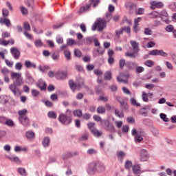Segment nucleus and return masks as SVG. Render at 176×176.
I'll use <instances>...</instances> for the list:
<instances>
[{
    "mask_svg": "<svg viewBox=\"0 0 176 176\" xmlns=\"http://www.w3.org/2000/svg\"><path fill=\"white\" fill-rule=\"evenodd\" d=\"M32 97H38L39 96V91L36 89H32L31 91Z\"/></svg>",
    "mask_w": 176,
    "mask_h": 176,
    "instance_id": "nucleus-62",
    "label": "nucleus"
},
{
    "mask_svg": "<svg viewBox=\"0 0 176 176\" xmlns=\"http://www.w3.org/2000/svg\"><path fill=\"white\" fill-rule=\"evenodd\" d=\"M130 102L133 107H140L141 105V104L137 102V100L134 98L130 99Z\"/></svg>",
    "mask_w": 176,
    "mask_h": 176,
    "instance_id": "nucleus-45",
    "label": "nucleus"
},
{
    "mask_svg": "<svg viewBox=\"0 0 176 176\" xmlns=\"http://www.w3.org/2000/svg\"><path fill=\"white\" fill-rule=\"evenodd\" d=\"M36 86L37 87L40 88V90L41 91L46 90V82L42 80H40L37 82Z\"/></svg>",
    "mask_w": 176,
    "mask_h": 176,
    "instance_id": "nucleus-21",
    "label": "nucleus"
},
{
    "mask_svg": "<svg viewBox=\"0 0 176 176\" xmlns=\"http://www.w3.org/2000/svg\"><path fill=\"white\" fill-rule=\"evenodd\" d=\"M11 78L12 79H15V80L13 84L10 85L9 89L15 97H19V96H21V91L18 87H20L24 83L23 77H21V73L12 72Z\"/></svg>",
    "mask_w": 176,
    "mask_h": 176,
    "instance_id": "nucleus-1",
    "label": "nucleus"
},
{
    "mask_svg": "<svg viewBox=\"0 0 176 176\" xmlns=\"http://www.w3.org/2000/svg\"><path fill=\"white\" fill-rule=\"evenodd\" d=\"M93 54L94 57L101 56L104 54V49H102L101 47H98L96 50V52H94Z\"/></svg>",
    "mask_w": 176,
    "mask_h": 176,
    "instance_id": "nucleus-22",
    "label": "nucleus"
},
{
    "mask_svg": "<svg viewBox=\"0 0 176 176\" xmlns=\"http://www.w3.org/2000/svg\"><path fill=\"white\" fill-rule=\"evenodd\" d=\"M106 111L107 110H106L105 107H104L103 106H99V107H98V108L96 109L97 113H99L100 115L105 113Z\"/></svg>",
    "mask_w": 176,
    "mask_h": 176,
    "instance_id": "nucleus-32",
    "label": "nucleus"
},
{
    "mask_svg": "<svg viewBox=\"0 0 176 176\" xmlns=\"http://www.w3.org/2000/svg\"><path fill=\"white\" fill-rule=\"evenodd\" d=\"M94 122H89L87 124V127L91 130V133L95 135V137H100V135H102V132L97 130V129L94 128L95 126Z\"/></svg>",
    "mask_w": 176,
    "mask_h": 176,
    "instance_id": "nucleus-6",
    "label": "nucleus"
},
{
    "mask_svg": "<svg viewBox=\"0 0 176 176\" xmlns=\"http://www.w3.org/2000/svg\"><path fill=\"white\" fill-rule=\"evenodd\" d=\"M25 67L28 69H30V68H34V69H35V68H36V64L31 62L30 60H25Z\"/></svg>",
    "mask_w": 176,
    "mask_h": 176,
    "instance_id": "nucleus-18",
    "label": "nucleus"
},
{
    "mask_svg": "<svg viewBox=\"0 0 176 176\" xmlns=\"http://www.w3.org/2000/svg\"><path fill=\"white\" fill-rule=\"evenodd\" d=\"M21 68H23V64L20 62H18L15 64V69L16 71H21Z\"/></svg>",
    "mask_w": 176,
    "mask_h": 176,
    "instance_id": "nucleus-56",
    "label": "nucleus"
},
{
    "mask_svg": "<svg viewBox=\"0 0 176 176\" xmlns=\"http://www.w3.org/2000/svg\"><path fill=\"white\" fill-rule=\"evenodd\" d=\"M130 43L133 49L134 53H138L140 52V47H138L140 43H137L135 41H131Z\"/></svg>",
    "mask_w": 176,
    "mask_h": 176,
    "instance_id": "nucleus-15",
    "label": "nucleus"
},
{
    "mask_svg": "<svg viewBox=\"0 0 176 176\" xmlns=\"http://www.w3.org/2000/svg\"><path fill=\"white\" fill-rule=\"evenodd\" d=\"M155 56H162V57H167L168 54L164 52H163V50H155Z\"/></svg>",
    "mask_w": 176,
    "mask_h": 176,
    "instance_id": "nucleus-25",
    "label": "nucleus"
},
{
    "mask_svg": "<svg viewBox=\"0 0 176 176\" xmlns=\"http://www.w3.org/2000/svg\"><path fill=\"white\" fill-rule=\"evenodd\" d=\"M145 71V69L142 67V66H136V74H141Z\"/></svg>",
    "mask_w": 176,
    "mask_h": 176,
    "instance_id": "nucleus-54",
    "label": "nucleus"
},
{
    "mask_svg": "<svg viewBox=\"0 0 176 176\" xmlns=\"http://www.w3.org/2000/svg\"><path fill=\"white\" fill-rule=\"evenodd\" d=\"M83 81L81 82L76 83L74 82V80H69V86L72 91H75V90H80L82 87L84 86Z\"/></svg>",
    "mask_w": 176,
    "mask_h": 176,
    "instance_id": "nucleus-5",
    "label": "nucleus"
},
{
    "mask_svg": "<svg viewBox=\"0 0 176 176\" xmlns=\"http://www.w3.org/2000/svg\"><path fill=\"white\" fill-rule=\"evenodd\" d=\"M26 138L28 140H32V138H35V133L32 132V131H28L25 133Z\"/></svg>",
    "mask_w": 176,
    "mask_h": 176,
    "instance_id": "nucleus-30",
    "label": "nucleus"
},
{
    "mask_svg": "<svg viewBox=\"0 0 176 176\" xmlns=\"http://www.w3.org/2000/svg\"><path fill=\"white\" fill-rule=\"evenodd\" d=\"M10 52L14 58H15V60H19V58H20V51H19V50H17V48L16 47H12L10 49Z\"/></svg>",
    "mask_w": 176,
    "mask_h": 176,
    "instance_id": "nucleus-14",
    "label": "nucleus"
},
{
    "mask_svg": "<svg viewBox=\"0 0 176 176\" xmlns=\"http://www.w3.org/2000/svg\"><path fill=\"white\" fill-rule=\"evenodd\" d=\"M19 121L21 124H23V126H24L25 127L30 124V120H28V118L27 116L19 118Z\"/></svg>",
    "mask_w": 176,
    "mask_h": 176,
    "instance_id": "nucleus-24",
    "label": "nucleus"
},
{
    "mask_svg": "<svg viewBox=\"0 0 176 176\" xmlns=\"http://www.w3.org/2000/svg\"><path fill=\"white\" fill-rule=\"evenodd\" d=\"M4 124L8 126V127H13L14 126V122L11 119L7 118Z\"/></svg>",
    "mask_w": 176,
    "mask_h": 176,
    "instance_id": "nucleus-34",
    "label": "nucleus"
},
{
    "mask_svg": "<svg viewBox=\"0 0 176 176\" xmlns=\"http://www.w3.org/2000/svg\"><path fill=\"white\" fill-rule=\"evenodd\" d=\"M0 24L2 25H6L8 28L10 27L11 23H10V19H8V18H3L1 17L0 18Z\"/></svg>",
    "mask_w": 176,
    "mask_h": 176,
    "instance_id": "nucleus-16",
    "label": "nucleus"
},
{
    "mask_svg": "<svg viewBox=\"0 0 176 176\" xmlns=\"http://www.w3.org/2000/svg\"><path fill=\"white\" fill-rule=\"evenodd\" d=\"M23 29H24V32H27L28 31H31V26L30 25V23H28V22H25L23 23Z\"/></svg>",
    "mask_w": 176,
    "mask_h": 176,
    "instance_id": "nucleus-40",
    "label": "nucleus"
},
{
    "mask_svg": "<svg viewBox=\"0 0 176 176\" xmlns=\"http://www.w3.org/2000/svg\"><path fill=\"white\" fill-rule=\"evenodd\" d=\"M112 19V14L107 12L105 14V18L101 19L98 18L94 23L91 30L92 31H96L98 27V31H102L104 28L107 27V23H109Z\"/></svg>",
    "mask_w": 176,
    "mask_h": 176,
    "instance_id": "nucleus-2",
    "label": "nucleus"
},
{
    "mask_svg": "<svg viewBox=\"0 0 176 176\" xmlns=\"http://www.w3.org/2000/svg\"><path fill=\"white\" fill-rule=\"evenodd\" d=\"M102 126H106L105 129L110 133H115V126L113 124L109 123V120L102 121Z\"/></svg>",
    "mask_w": 176,
    "mask_h": 176,
    "instance_id": "nucleus-8",
    "label": "nucleus"
},
{
    "mask_svg": "<svg viewBox=\"0 0 176 176\" xmlns=\"http://www.w3.org/2000/svg\"><path fill=\"white\" fill-rule=\"evenodd\" d=\"M166 30L168 32H174V26H173V25H169L168 26H166Z\"/></svg>",
    "mask_w": 176,
    "mask_h": 176,
    "instance_id": "nucleus-60",
    "label": "nucleus"
},
{
    "mask_svg": "<svg viewBox=\"0 0 176 176\" xmlns=\"http://www.w3.org/2000/svg\"><path fill=\"white\" fill-rule=\"evenodd\" d=\"M123 28H120V30H116V36H117V38H119V36H120V35L123 34Z\"/></svg>",
    "mask_w": 176,
    "mask_h": 176,
    "instance_id": "nucleus-51",
    "label": "nucleus"
},
{
    "mask_svg": "<svg viewBox=\"0 0 176 176\" xmlns=\"http://www.w3.org/2000/svg\"><path fill=\"white\" fill-rule=\"evenodd\" d=\"M124 65H126V60L120 59L119 60V67H120V68L121 69H123V67H124Z\"/></svg>",
    "mask_w": 176,
    "mask_h": 176,
    "instance_id": "nucleus-58",
    "label": "nucleus"
},
{
    "mask_svg": "<svg viewBox=\"0 0 176 176\" xmlns=\"http://www.w3.org/2000/svg\"><path fill=\"white\" fill-rule=\"evenodd\" d=\"M68 73L67 72L58 71L55 73V77L56 79H65Z\"/></svg>",
    "mask_w": 176,
    "mask_h": 176,
    "instance_id": "nucleus-13",
    "label": "nucleus"
},
{
    "mask_svg": "<svg viewBox=\"0 0 176 176\" xmlns=\"http://www.w3.org/2000/svg\"><path fill=\"white\" fill-rule=\"evenodd\" d=\"M152 96H153V94L148 93L147 94L146 92H143L142 98L143 101H144V102H148V101H149V99L148 98V97H152Z\"/></svg>",
    "mask_w": 176,
    "mask_h": 176,
    "instance_id": "nucleus-26",
    "label": "nucleus"
},
{
    "mask_svg": "<svg viewBox=\"0 0 176 176\" xmlns=\"http://www.w3.org/2000/svg\"><path fill=\"white\" fill-rule=\"evenodd\" d=\"M19 9H20L22 14H28V10L26 8H25L24 6H21L19 8Z\"/></svg>",
    "mask_w": 176,
    "mask_h": 176,
    "instance_id": "nucleus-59",
    "label": "nucleus"
},
{
    "mask_svg": "<svg viewBox=\"0 0 176 176\" xmlns=\"http://www.w3.org/2000/svg\"><path fill=\"white\" fill-rule=\"evenodd\" d=\"M155 17H160L162 21H164V23L166 24H170V20H168V14L165 10H163L160 13L155 11Z\"/></svg>",
    "mask_w": 176,
    "mask_h": 176,
    "instance_id": "nucleus-4",
    "label": "nucleus"
},
{
    "mask_svg": "<svg viewBox=\"0 0 176 176\" xmlns=\"http://www.w3.org/2000/svg\"><path fill=\"white\" fill-rule=\"evenodd\" d=\"M87 155H96L97 153V150L94 148H89L87 151Z\"/></svg>",
    "mask_w": 176,
    "mask_h": 176,
    "instance_id": "nucleus-57",
    "label": "nucleus"
},
{
    "mask_svg": "<svg viewBox=\"0 0 176 176\" xmlns=\"http://www.w3.org/2000/svg\"><path fill=\"white\" fill-rule=\"evenodd\" d=\"M38 69L41 72L45 73L47 71H49V69H50V67H49V66L42 67L41 65H40V66H38Z\"/></svg>",
    "mask_w": 176,
    "mask_h": 176,
    "instance_id": "nucleus-38",
    "label": "nucleus"
},
{
    "mask_svg": "<svg viewBox=\"0 0 176 176\" xmlns=\"http://www.w3.org/2000/svg\"><path fill=\"white\" fill-rule=\"evenodd\" d=\"M7 119H8L7 117H5L3 116H0V124H5Z\"/></svg>",
    "mask_w": 176,
    "mask_h": 176,
    "instance_id": "nucleus-61",
    "label": "nucleus"
},
{
    "mask_svg": "<svg viewBox=\"0 0 176 176\" xmlns=\"http://www.w3.org/2000/svg\"><path fill=\"white\" fill-rule=\"evenodd\" d=\"M66 113L67 114L60 113L58 118L59 122L65 126L72 122V111L69 109H67Z\"/></svg>",
    "mask_w": 176,
    "mask_h": 176,
    "instance_id": "nucleus-3",
    "label": "nucleus"
},
{
    "mask_svg": "<svg viewBox=\"0 0 176 176\" xmlns=\"http://www.w3.org/2000/svg\"><path fill=\"white\" fill-rule=\"evenodd\" d=\"M125 56L126 57H131V58H135L138 56V54H135V52H126Z\"/></svg>",
    "mask_w": 176,
    "mask_h": 176,
    "instance_id": "nucleus-35",
    "label": "nucleus"
},
{
    "mask_svg": "<svg viewBox=\"0 0 176 176\" xmlns=\"http://www.w3.org/2000/svg\"><path fill=\"white\" fill-rule=\"evenodd\" d=\"M116 116H118V118H124V114L123 113V111H119V109H116L114 111Z\"/></svg>",
    "mask_w": 176,
    "mask_h": 176,
    "instance_id": "nucleus-36",
    "label": "nucleus"
},
{
    "mask_svg": "<svg viewBox=\"0 0 176 176\" xmlns=\"http://www.w3.org/2000/svg\"><path fill=\"white\" fill-rule=\"evenodd\" d=\"M129 74H124L123 73H120L119 76L117 77V80L118 82H119L120 83H127V82H129V80L127 79H129Z\"/></svg>",
    "mask_w": 176,
    "mask_h": 176,
    "instance_id": "nucleus-9",
    "label": "nucleus"
},
{
    "mask_svg": "<svg viewBox=\"0 0 176 176\" xmlns=\"http://www.w3.org/2000/svg\"><path fill=\"white\" fill-rule=\"evenodd\" d=\"M34 46H36V47H42L43 43H42L41 40H36L34 41Z\"/></svg>",
    "mask_w": 176,
    "mask_h": 176,
    "instance_id": "nucleus-52",
    "label": "nucleus"
},
{
    "mask_svg": "<svg viewBox=\"0 0 176 176\" xmlns=\"http://www.w3.org/2000/svg\"><path fill=\"white\" fill-rule=\"evenodd\" d=\"M96 173H104L105 171V166L102 164L96 163Z\"/></svg>",
    "mask_w": 176,
    "mask_h": 176,
    "instance_id": "nucleus-17",
    "label": "nucleus"
},
{
    "mask_svg": "<svg viewBox=\"0 0 176 176\" xmlns=\"http://www.w3.org/2000/svg\"><path fill=\"white\" fill-rule=\"evenodd\" d=\"M93 119L94 120H95V122H100V124H102V121H105V120H102L101 119V117L98 115H94L93 116Z\"/></svg>",
    "mask_w": 176,
    "mask_h": 176,
    "instance_id": "nucleus-39",
    "label": "nucleus"
},
{
    "mask_svg": "<svg viewBox=\"0 0 176 176\" xmlns=\"http://www.w3.org/2000/svg\"><path fill=\"white\" fill-rule=\"evenodd\" d=\"M117 156L121 162H123V157L126 156V153L123 151H120L117 153Z\"/></svg>",
    "mask_w": 176,
    "mask_h": 176,
    "instance_id": "nucleus-44",
    "label": "nucleus"
},
{
    "mask_svg": "<svg viewBox=\"0 0 176 176\" xmlns=\"http://www.w3.org/2000/svg\"><path fill=\"white\" fill-rule=\"evenodd\" d=\"M149 159V154L145 149H142L140 151V160L141 162H146Z\"/></svg>",
    "mask_w": 176,
    "mask_h": 176,
    "instance_id": "nucleus-11",
    "label": "nucleus"
},
{
    "mask_svg": "<svg viewBox=\"0 0 176 176\" xmlns=\"http://www.w3.org/2000/svg\"><path fill=\"white\" fill-rule=\"evenodd\" d=\"M105 80H111L112 78V74L110 72H106L104 74Z\"/></svg>",
    "mask_w": 176,
    "mask_h": 176,
    "instance_id": "nucleus-42",
    "label": "nucleus"
},
{
    "mask_svg": "<svg viewBox=\"0 0 176 176\" xmlns=\"http://www.w3.org/2000/svg\"><path fill=\"white\" fill-rule=\"evenodd\" d=\"M76 155H78V153H76V152H74V153H71V152L65 153L62 156V159H63V160H65L66 159H69V157H72V156H76Z\"/></svg>",
    "mask_w": 176,
    "mask_h": 176,
    "instance_id": "nucleus-19",
    "label": "nucleus"
},
{
    "mask_svg": "<svg viewBox=\"0 0 176 176\" xmlns=\"http://www.w3.org/2000/svg\"><path fill=\"white\" fill-rule=\"evenodd\" d=\"M87 171L89 175H94V174H96V173L97 172L96 168V163L90 164L89 165V167Z\"/></svg>",
    "mask_w": 176,
    "mask_h": 176,
    "instance_id": "nucleus-10",
    "label": "nucleus"
},
{
    "mask_svg": "<svg viewBox=\"0 0 176 176\" xmlns=\"http://www.w3.org/2000/svg\"><path fill=\"white\" fill-rule=\"evenodd\" d=\"M139 27H140V24L133 23V31L135 34H138V32H140Z\"/></svg>",
    "mask_w": 176,
    "mask_h": 176,
    "instance_id": "nucleus-43",
    "label": "nucleus"
},
{
    "mask_svg": "<svg viewBox=\"0 0 176 176\" xmlns=\"http://www.w3.org/2000/svg\"><path fill=\"white\" fill-rule=\"evenodd\" d=\"M74 116H76L77 118H80L82 116V110H74L73 111Z\"/></svg>",
    "mask_w": 176,
    "mask_h": 176,
    "instance_id": "nucleus-47",
    "label": "nucleus"
},
{
    "mask_svg": "<svg viewBox=\"0 0 176 176\" xmlns=\"http://www.w3.org/2000/svg\"><path fill=\"white\" fill-rule=\"evenodd\" d=\"M91 6V3H89V4H87L86 7L85 6L81 7L78 11L79 14H82L83 12H87V10L90 9Z\"/></svg>",
    "mask_w": 176,
    "mask_h": 176,
    "instance_id": "nucleus-27",
    "label": "nucleus"
},
{
    "mask_svg": "<svg viewBox=\"0 0 176 176\" xmlns=\"http://www.w3.org/2000/svg\"><path fill=\"white\" fill-rule=\"evenodd\" d=\"M18 173L21 176H28V173H27V170L24 168H18Z\"/></svg>",
    "mask_w": 176,
    "mask_h": 176,
    "instance_id": "nucleus-31",
    "label": "nucleus"
},
{
    "mask_svg": "<svg viewBox=\"0 0 176 176\" xmlns=\"http://www.w3.org/2000/svg\"><path fill=\"white\" fill-rule=\"evenodd\" d=\"M94 36H89V37H87L85 38V42L87 43V45H91V43H93L94 41Z\"/></svg>",
    "mask_w": 176,
    "mask_h": 176,
    "instance_id": "nucleus-41",
    "label": "nucleus"
},
{
    "mask_svg": "<svg viewBox=\"0 0 176 176\" xmlns=\"http://www.w3.org/2000/svg\"><path fill=\"white\" fill-rule=\"evenodd\" d=\"M42 145L44 148H49V145H50V138L45 137L42 140Z\"/></svg>",
    "mask_w": 176,
    "mask_h": 176,
    "instance_id": "nucleus-20",
    "label": "nucleus"
},
{
    "mask_svg": "<svg viewBox=\"0 0 176 176\" xmlns=\"http://www.w3.org/2000/svg\"><path fill=\"white\" fill-rule=\"evenodd\" d=\"M52 58L54 61H58V60H60V54L54 53L52 55Z\"/></svg>",
    "mask_w": 176,
    "mask_h": 176,
    "instance_id": "nucleus-55",
    "label": "nucleus"
},
{
    "mask_svg": "<svg viewBox=\"0 0 176 176\" xmlns=\"http://www.w3.org/2000/svg\"><path fill=\"white\" fill-rule=\"evenodd\" d=\"M125 67H126V68L129 69H134L137 67V63L135 62L128 61L126 63Z\"/></svg>",
    "mask_w": 176,
    "mask_h": 176,
    "instance_id": "nucleus-23",
    "label": "nucleus"
},
{
    "mask_svg": "<svg viewBox=\"0 0 176 176\" xmlns=\"http://www.w3.org/2000/svg\"><path fill=\"white\" fill-rule=\"evenodd\" d=\"M132 168L134 174H140V170H141L140 165H134Z\"/></svg>",
    "mask_w": 176,
    "mask_h": 176,
    "instance_id": "nucleus-37",
    "label": "nucleus"
},
{
    "mask_svg": "<svg viewBox=\"0 0 176 176\" xmlns=\"http://www.w3.org/2000/svg\"><path fill=\"white\" fill-rule=\"evenodd\" d=\"M74 54L76 56V57H82V52H80V50H74Z\"/></svg>",
    "mask_w": 176,
    "mask_h": 176,
    "instance_id": "nucleus-64",
    "label": "nucleus"
},
{
    "mask_svg": "<svg viewBox=\"0 0 176 176\" xmlns=\"http://www.w3.org/2000/svg\"><path fill=\"white\" fill-rule=\"evenodd\" d=\"M144 35H152V30L149 28H146L144 29Z\"/></svg>",
    "mask_w": 176,
    "mask_h": 176,
    "instance_id": "nucleus-63",
    "label": "nucleus"
},
{
    "mask_svg": "<svg viewBox=\"0 0 176 176\" xmlns=\"http://www.w3.org/2000/svg\"><path fill=\"white\" fill-rule=\"evenodd\" d=\"M2 16L4 18H6L8 16H9V10H8V8L2 9Z\"/></svg>",
    "mask_w": 176,
    "mask_h": 176,
    "instance_id": "nucleus-53",
    "label": "nucleus"
},
{
    "mask_svg": "<svg viewBox=\"0 0 176 176\" xmlns=\"http://www.w3.org/2000/svg\"><path fill=\"white\" fill-rule=\"evenodd\" d=\"M48 118H50V119H56L57 118V115H56V113L54 111H49L47 113Z\"/></svg>",
    "mask_w": 176,
    "mask_h": 176,
    "instance_id": "nucleus-49",
    "label": "nucleus"
},
{
    "mask_svg": "<svg viewBox=\"0 0 176 176\" xmlns=\"http://www.w3.org/2000/svg\"><path fill=\"white\" fill-rule=\"evenodd\" d=\"M64 54H65L66 60H71V52H69V50H65L64 52Z\"/></svg>",
    "mask_w": 176,
    "mask_h": 176,
    "instance_id": "nucleus-50",
    "label": "nucleus"
},
{
    "mask_svg": "<svg viewBox=\"0 0 176 176\" xmlns=\"http://www.w3.org/2000/svg\"><path fill=\"white\" fill-rule=\"evenodd\" d=\"M131 134H132V135L134 136L135 142H136L137 144H138V143L141 142V141L144 140V138H142V134H144V133L138 132L137 130L133 129L131 131Z\"/></svg>",
    "mask_w": 176,
    "mask_h": 176,
    "instance_id": "nucleus-7",
    "label": "nucleus"
},
{
    "mask_svg": "<svg viewBox=\"0 0 176 176\" xmlns=\"http://www.w3.org/2000/svg\"><path fill=\"white\" fill-rule=\"evenodd\" d=\"M164 8V3L162 1H155V9H163Z\"/></svg>",
    "mask_w": 176,
    "mask_h": 176,
    "instance_id": "nucleus-28",
    "label": "nucleus"
},
{
    "mask_svg": "<svg viewBox=\"0 0 176 176\" xmlns=\"http://www.w3.org/2000/svg\"><path fill=\"white\" fill-rule=\"evenodd\" d=\"M132 166H133V163L131 162V161H129V160L126 161L124 166L126 170H130Z\"/></svg>",
    "mask_w": 176,
    "mask_h": 176,
    "instance_id": "nucleus-48",
    "label": "nucleus"
},
{
    "mask_svg": "<svg viewBox=\"0 0 176 176\" xmlns=\"http://www.w3.org/2000/svg\"><path fill=\"white\" fill-rule=\"evenodd\" d=\"M148 110H151V106L150 105H146L144 107H142L139 110V115H141L142 116L146 117L148 116Z\"/></svg>",
    "mask_w": 176,
    "mask_h": 176,
    "instance_id": "nucleus-12",
    "label": "nucleus"
},
{
    "mask_svg": "<svg viewBox=\"0 0 176 176\" xmlns=\"http://www.w3.org/2000/svg\"><path fill=\"white\" fill-rule=\"evenodd\" d=\"M8 159L11 162H14L15 163H17V164L21 163V161H20V158H19L16 155H12L10 157H8Z\"/></svg>",
    "mask_w": 176,
    "mask_h": 176,
    "instance_id": "nucleus-29",
    "label": "nucleus"
},
{
    "mask_svg": "<svg viewBox=\"0 0 176 176\" xmlns=\"http://www.w3.org/2000/svg\"><path fill=\"white\" fill-rule=\"evenodd\" d=\"M27 113V109H23L18 111V114L19 115V119H22V118H25L27 116L25 115Z\"/></svg>",
    "mask_w": 176,
    "mask_h": 176,
    "instance_id": "nucleus-33",
    "label": "nucleus"
},
{
    "mask_svg": "<svg viewBox=\"0 0 176 176\" xmlns=\"http://www.w3.org/2000/svg\"><path fill=\"white\" fill-rule=\"evenodd\" d=\"M160 116L161 119L163 120V122H170V118H167V115L162 113H160Z\"/></svg>",
    "mask_w": 176,
    "mask_h": 176,
    "instance_id": "nucleus-46",
    "label": "nucleus"
}]
</instances>
